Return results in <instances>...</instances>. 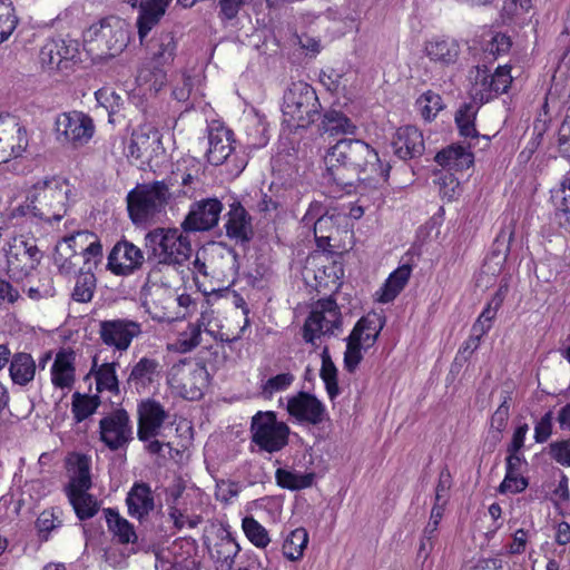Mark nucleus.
I'll list each match as a JSON object with an SVG mask.
<instances>
[{
  "mask_svg": "<svg viewBox=\"0 0 570 570\" xmlns=\"http://www.w3.org/2000/svg\"><path fill=\"white\" fill-rule=\"evenodd\" d=\"M392 146L394 154L402 160L419 158L425 150L423 134L414 126L400 127Z\"/></svg>",
  "mask_w": 570,
  "mask_h": 570,
  "instance_id": "obj_22",
  "label": "nucleus"
},
{
  "mask_svg": "<svg viewBox=\"0 0 570 570\" xmlns=\"http://www.w3.org/2000/svg\"><path fill=\"white\" fill-rule=\"evenodd\" d=\"M170 198L169 185L164 180L139 184L126 197L129 218L135 225L154 222Z\"/></svg>",
  "mask_w": 570,
  "mask_h": 570,
  "instance_id": "obj_4",
  "label": "nucleus"
},
{
  "mask_svg": "<svg viewBox=\"0 0 570 570\" xmlns=\"http://www.w3.org/2000/svg\"><path fill=\"white\" fill-rule=\"evenodd\" d=\"M100 440L110 451L125 449L134 440L129 414L118 409L99 421Z\"/></svg>",
  "mask_w": 570,
  "mask_h": 570,
  "instance_id": "obj_11",
  "label": "nucleus"
},
{
  "mask_svg": "<svg viewBox=\"0 0 570 570\" xmlns=\"http://www.w3.org/2000/svg\"><path fill=\"white\" fill-rule=\"evenodd\" d=\"M318 130L323 134L346 135L355 134L356 126L342 111L331 109L324 112L318 126Z\"/></svg>",
  "mask_w": 570,
  "mask_h": 570,
  "instance_id": "obj_32",
  "label": "nucleus"
},
{
  "mask_svg": "<svg viewBox=\"0 0 570 570\" xmlns=\"http://www.w3.org/2000/svg\"><path fill=\"white\" fill-rule=\"evenodd\" d=\"M75 352L62 350L57 353L51 366V381L55 386L70 389L75 383Z\"/></svg>",
  "mask_w": 570,
  "mask_h": 570,
  "instance_id": "obj_28",
  "label": "nucleus"
},
{
  "mask_svg": "<svg viewBox=\"0 0 570 570\" xmlns=\"http://www.w3.org/2000/svg\"><path fill=\"white\" fill-rule=\"evenodd\" d=\"M94 238V234L89 232H78L73 235L65 237L56 246L53 254V262L58 266L59 271L63 274L71 273L77 266L79 256L76 255V249L70 248V244H76L81 240H88Z\"/></svg>",
  "mask_w": 570,
  "mask_h": 570,
  "instance_id": "obj_25",
  "label": "nucleus"
},
{
  "mask_svg": "<svg viewBox=\"0 0 570 570\" xmlns=\"http://www.w3.org/2000/svg\"><path fill=\"white\" fill-rule=\"evenodd\" d=\"M342 327V314L335 299L332 297L318 299L303 325V338L306 343L315 345L321 336L335 335Z\"/></svg>",
  "mask_w": 570,
  "mask_h": 570,
  "instance_id": "obj_7",
  "label": "nucleus"
},
{
  "mask_svg": "<svg viewBox=\"0 0 570 570\" xmlns=\"http://www.w3.org/2000/svg\"><path fill=\"white\" fill-rule=\"evenodd\" d=\"M553 502L556 508L561 509L570 501L569 480L562 473L557 488L553 490Z\"/></svg>",
  "mask_w": 570,
  "mask_h": 570,
  "instance_id": "obj_63",
  "label": "nucleus"
},
{
  "mask_svg": "<svg viewBox=\"0 0 570 570\" xmlns=\"http://www.w3.org/2000/svg\"><path fill=\"white\" fill-rule=\"evenodd\" d=\"M334 218V215L324 213L314 222V235L320 246L330 243L332 229L335 227Z\"/></svg>",
  "mask_w": 570,
  "mask_h": 570,
  "instance_id": "obj_53",
  "label": "nucleus"
},
{
  "mask_svg": "<svg viewBox=\"0 0 570 570\" xmlns=\"http://www.w3.org/2000/svg\"><path fill=\"white\" fill-rule=\"evenodd\" d=\"M532 9L531 0H504L500 13L503 24H521L520 17Z\"/></svg>",
  "mask_w": 570,
  "mask_h": 570,
  "instance_id": "obj_46",
  "label": "nucleus"
},
{
  "mask_svg": "<svg viewBox=\"0 0 570 570\" xmlns=\"http://www.w3.org/2000/svg\"><path fill=\"white\" fill-rule=\"evenodd\" d=\"M416 105L420 108L422 117L430 121L439 111L443 109V101L439 94L428 91L423 94L417 100Z\"/></svg>",
  "mask_w": 570,
  "mask_h": 570,
  "instance_id": "obj_52",
  "label": "nucleus"
},
{
  "mask_svg": "<svg viewBox=\"0 0 570 570\" xmlns=\"http://www.w3.org/2000/svg\"><path fill=\"white\" fill-rule=\"evenodd\" d=\"M164 66L146 62L139 70L136 77V82L139 87H145L146 90L153 94L159 92L167 83V73L163 69Z\"/></svg>",
  "mask_w": 570,
  "mask_h": 570,
  "instance_id": "obj_31",
  "label": "nucleus"
},
{
  "mask_svg": "<svg viewBox=\"0 0 570 570\" xmlns=\"http://www.w3.org/2000/svg\"><path fill=\"white\" fill-rule=\"evenodd\" d=\"M242 528L247 539L256 548L264 549L269 544L268 531L253 517H245L242 521Z\"/></svg>",
  "mask_w": 570,
  "mask_h": 570,
  "instance_id": "obj_51",
  "label": "nucleus"
},
{
  "mask_svg": "<svg viewBox=\"0 0 570 570\" xmlns=\"http://www.w3.org/2000/svg\"><path fill=\"white\" fill-rule=\"evenodd\" d=\"M425 52L433 61L453 63L460 53V45L455 38H432L425 43Z\"/></svg>",
  "mask_w": 570,
  "mask_h": 570,
  "instance_id": "obj_30",
  "label": "nucleus"
},
{
  "mask_svg": "<svg viewBox=\"0 0 570 570\" xmlns=\"http://www.w3.org/2000/svg\"><path fill=\"white\" fill-rule=\"evenodd\" d=\"M510 400H511L510 394L505 393V395L503 396L499 407L495 410V412L493 413V415L491 417L490 433L492 435V439H493L494 443H498V442L501 441L502 432L507 428L508 420H509V416H510V413H509V410H510L509 402H510Z\"/></svg>",
  "mask_w": 570,
  "mask_h": 570,
  "instance_id": "obj_50",
  "label": "nucleus"
},
{
  "mask_svg": "<svg viewBox=\"0 0 570 570\" xmlns=\"http://www.w3.org/2000/svg\"><path fill=\"white\" fill-rule=\"evenodd\" d=\"M202 325L189 324L177 340V347L180 352L187 353L200 344Z\"/></svg>",
  "mask_w": 570,
  "mask_h": 570,
  "instance_id": "obj_54",
  "label": "nucleus"
},
{
  "mask_svg": "<svg viewBox=\"0 0 570 570\" xmlns=\"http://www.w3.org/2000/svg\"><path fill=\"white\" fill-rule=\"evenodd\" d=\"M100 405L98 395L81 394L75 392L72 394L71 412L76 422H82L92 415Z\"/></svg>",
  "mask_w": 570,
  "mask_h": 570,
  "instance_id": "obj_43",
  "label": "nucleus"
},
{
  "mask_svg": "<svg viewBox=\"0 0 570 570\" xmlns=\"http://www.w3.org/2000/svg\"><path fill=\"white\" fill-rule=\"evenodd\" d=\"M160 364L155 358L141 357L131 368L126 382L125 392H145L159 376Z\"/></svg>",
  "mask_w": 570,
  "mask_h": 570,
  "instance_id": "obj_23",
  "label": "nucleus"
},
{
  "mask_svg": "<svg viewBox=\"0 0 570 570\" xmlns=\"http://www.w3.org/2000/svg\"><path fill=\"white\" fill-rule=\"evenodd\" d=\"M70 193L67 180L61 177L39 179L26 190V200L18 210L47 224L60 222L68 212Z\"/></svg>",
  "mask_w": 570,
  "mask_h": 570,
  "instance_id": "obj_2",
  "label": "nucleus"
},
{
  "mask_svg": "<svg viewBox=\"0 0 570 570\" xmlns=\"http://www.w3.org/2000/svg\"><path fill=\"white\" fill-rule=\"evenodd\" d=\"M9 371L13 383L26 385L35 377L36 364L30 354L18 353L13 355Z\"/></svg>",
  "mask_w": 570,
  "mask_h": 570,
  "instance_id": "obj_36",
  "label": "nucleus"
},
{
  "mask_svg": "<svg viewBox=\"0 0 570 570\" xmlns=\"http://www.w3.org/2000/svg\"><path fill=\"white\" fill-rule=\"evenodd\" d=\"M78 519L87 520L99 511L98 500L90 493L77 492L67 494Z\"/></svg>",
  "mask_w": 570,
  "mask_h": 570,
  "instance_id": "obj_42",
  "label": "nucleus"
},
{
  "mask_svg": "<svg viewBox=\"0 0 570 570\" xmlns=\"http://www.w3.org/2000/svg\"><path fill=\"white\" fill-rule=\"evenodd\" d=\"M308 543V533L304 528L292 530L284 540L283 554L291 561L299 560Z\"/></svg>",
  "mask_w": 570,
  "mask_h": 570,
  "instance_id": "obj_40",
  "label": "nucleus"
},
{
  "mask_svg": "<svg viewBox=\"0 0 570 570\" xmlns=\"http://www.w3.org/2000/svg\"><path fill=\"white\" fill-rule=\"evenodd\" d=\"M0 145L9 157L20 156L28 146L27 131L11 114H0Z\"/></svg>",
  "mask_w": 570,
  "mask_h": 570,
  "instance_id": "obj_17",
  "label": "nucleus"
},
{
  "mask_svg": "<svg viewBox=\"0 0 570 570\" xmlns=\"http://www.w3.org/2000/svg\"><path fill=\"white\" fill-rule=\"evenodd\" d=\"M42 258L35 239L14 238L7 252V275L13 282H22L31 275Z\"/></svg>",
  "mask_w": 570,
  "mask_h": 570,
  "instance_id": "obj_9",
  "label": "nucleus"
},
{
  "mask_svg": "<svg viewBox=\"0 0 570 570\" xmlns=\"http://www.w3.org/2000/svg\"><path fill=\"white\" fill-rule=\"evenodd\" d=\"M55 131L58 141L79 147L91 139L95 125L91 117L81 111L62 112L56 118Z\"/></svg>",
  "mask_w": 570,
  "mask_h": 570,
  "instance_id": "obj_10",
  "label": "nucleus"
},
{
  "mask_svg": "<svg viewBox=\"0 0 570 570\" xmlns=\"http://www.w3.org/2000/svg\"><path fill=\"white\" fill-rule=\"evenodd\" d=\"M234 134L230 129L220 124L212 125L208 129V161L214 166L224 164L234 150Z\"/></svg>",
  "mask_w": 570,
  "mask_h": 570,
  "instance_id": "obj_21",
  "label": "nucleus"
},
{
  "mask_svg": "<svg viewBox=\"0 0 570 570\" xmlns=\"http://www.w3.org/2000/svg\"><path fill=\"white\" fill-rule=\"evenodd\" d=\"M434 160L442 167L454 170H464L473 165L474 157L471 151L461 145H450L440 150Z\"/></svg>",
  "mask_w": 570,
  "mask_h": 570,
  "instance_id": "obj_29",
  "label": "nucleus"
},
{
  "mask_svg": "<svg viewBox=\"0 0 570 570\" xmlns=\"http://www.w3.org/2000/svg\"><path fill=\"white\" fill-rule=\"evenodd\" d=\"M126 504L129 517L138 520L140 524L148 521L156 508L150 485L142 481L135 482L127 493Z\"/></svg>",
  "mask_w": 570,
  "mask_h": 570,
  "instance_id": "obj_20",
  "label": "nucleus"
},
{
  "mask_svg": "<svg viewBox=\"0 0 570 570\" xmlns=\"http://www.w3.org/2000/svg\"><path fill=\"white\" fill-rule=\"evenodd\" d=\"M275 479L281 488L297 491L312 487L315 474L313 472L298 473L279 468L275 472Z\"/></svg>",
  "mask_w": 570,
  "mask_h": 570,
  "instance_id": "obj_38",
  "label": "nucleus"
},
{
  "mask_svg": "<svg viewBox=\"0 0 570 570\" xmlns=\"http://www.w3.org/2000/svg\"><path fill=\"white\" fill-rule=\"evenodd\" d=\"M145 47L147 61L165 66L174 60L177 49L175 38H139Z\"/></svg>",
  "mask_w": 570,
  "mask_h": 570,
  "instance_id": "obj_27",
  "label": "nucleus"
},
{
  "mask_svg": "<svg viewBox=\"0 0 570 570\" xmlns=\"http://www.w3.org/2000/svg\"><path fill=\"white\" fill-rule=\"evenodd\" d=\"M104 512L109 530L118 538L120 543L136 541L137 534L134 530V525L128 520L120 517L116 510L110 508L105 509Z\"/></svg>",
  "mask_w": 570,
  "mask_h": 570,
  "instance_id": "obj_37",
  "label": "nucleus"
},
{
  "mask_svg": "<svg viewBox=\"0 0 570 570\" xmlns=\"http://www.w3.org/2000/svg\"><path fill=\"white\" fill-rule=\"evenodd\" d=\"M326 178L343 189L354 187L364 198L381 200L382 185L386 183L391 166L383 164L377 151L361 139H340L324 156Z\"/></svg>",
  "mask_w": 570,
  "mask_h": 570,
  "instance_id": "obj_1",
  "label": "nucleus"
},
{
  "mask_svg": "<svg viewBox=\"0 0 570 570\" xmlns=\"http://www.w3.org/2000/svg\"><path fill=\"white\" fill-rule=\"evenodd\" d=\"M86 244L87 246H80V255L83 257L85 265L96 267L102 259V246L95 234L94 238H89Z\"/></svg>",
  "mask_w": 570,
  "mask_h": 570,
  "instance_id": "obj_57",
  "label": "nucleus"
},
{
  "mask_svg": "<svg viewBox=\"0 0 570 570\" xmlns=\"http://www.w3.org/2000/svg\"><path fill=\"white\" fill-rule=\"evenodd\" d=\"M96 287V277L89 266L87 271H80L77 277L76 286L72 292V298L76 302L87 303L91 301L94 296V289Z\"/></svg>",
  "mask_w": 570,
  "mask_h": 570,
  "instance_id": "obj_49",
  "label": "nucleus"
},
{
  "mask_svg": "<svg viewBox=\"0 0 570 570\" xmlns=\"http://www.w3.org/2000/svg\"><path fill=\"white\" fill-rule=\"evenodd\" d=\"M189 233L178 228H156L145 237L148 259L157 264L183 265L191 256Z\"/></svg>",
  "mask_w": 570,
  "mask_h": 570,
  "instance_id": "obj_3",
  "label": "nucleus"
},
{
  "mask_svg": "<svg viewBox=\"0 0 570 570\" xmlns=\"http://www.w3.org/2000/svg\"><path fill=\"white\" fill-rule=\"evenodd\" d=\"M140 334V323L131 320H106L99 323V336L102 343L120 352L127 351L132 340Z\"/></svg>",
  "mask_w": 570,
  "mask_h": 570,
  "instance_id": "obj_13",
  "label": "nucleus"
},
{
  "mask_svg": "<svg viewBox=\"0 0 570 570\" xmlns=\"http://www.w3.org/2000/svg\"><path fill=\"white\" fill-rule=\"evenodd\" d=\"M553 428V412L548 411L534 425V441L537 443H544L552 434Z\"/></svg>",
  "mask_w": 570,
  "mask_h": 570,
  "instance_id": "obj_60",
  "label": "nucleus"
},
{
  "mask_svg": "<svg viewBox=\"0 0 570 570\" xmlns=\"http://www.w3.org/2000/svg\"><path fill=\"white\" fill-rule=\"evenodd\" d=\"M161 149L159 131L153 126H140L134 130L127 146V157L149 163Z\"/></svg>",
  "mask_w": 570,
  "mask_h": 570,
  "instance_id": "obj_15",
  "label": "nucleus"
},
{
  "mask_svg": "<svg viewBox=\"0 0 570 570\" xmlns=\"http://www.w3.org/2000/svg\"><path fill=\"white\" fill-rule=\"evenodd\" d=\"M145 261L144 253L132 243L122 239L115 244L108 255V268L116 275H130L140 268Z\"/></svg>",
  "mask_w": 570,
  "mask_h": 570,
  "instance_id": "obj_16",
  "label": "nucleus"
},
{
  "mask_svg": "<svg viewBox=\"0 0 570 570\" xmlns=\"http://www.w3.org/2000/svg\"><path fill=\"white\" fill-rule=\"evenodd\" d=\"M371 346H365V343L350 333L346 338V351L344 353V367L347 372L353 373L361 361L363 360L362 350L366 351Z\"/></svg>",
  "mask_w": 570,
  "mask_h": 570,
  "instance_id": "obj_48",
  "label": "nucleus"
},
{
  "mask_svg": "<svg viewBox=\"0 0 570 570\" xmlns=\"http://www.w3.org/2000/svg\"><path fill=\"white\" fill-rule=\"evenodd\" d=\"M19 299H22V296L18 288H16L10 282L0 277V306L13 305Z\"/></svg>",
  "mask_w": 570,
  "mask_h": 570,
  "instance_id": "obj_62",
  "label": "nucleus"
},
{
  "mask_svg": "<svg viewBox=\"0 0 570 570\" xmlns=\"http://www.w3.org/2000/svg\"><path fill=\"white\" fill-rule=\"evenodd\" d=\"M27 293L31 299L36 301L52 297L56 294L52 278L47 275L39 281L37 286L29 287Z\"/></svg>",
  "mask_w": 570,
  "mask_h": 570,
  "instance_id": "obj_61",
  "label": "nucleus"
},
{
  "mask_svg": "<svg viewBox=\"0 0 570 570\" xmlns=\"http://www.w3.org/2000/svg\"><path fill=\"white\" fill-rule=\"evenodd\" d=\"M226 217L225 229L227 237L235 240L236 244H249L254 237V228L252 217L245 207L238 200H234L229 205Z\"/></svg>",
  "mask_w": 570,
  "mask_h": 570,
  "instance_id": "obj_19",
  "label": "nucleus"
},
{
  "mask_svg": "<svg viewBox=\"0 0 570 570\" xmlns=\"http://www.w3.org/2000/svg\"><path fill=\"white\" fill-rule=\"evenodd\" d=\"M252 441L268 453L281 451L288 443L289 428L274 412H258L252 419Z\"/></svg>",
  "mask_w": 570,
  "mask_h": 570,
  "instance_id": "obj_8",
  "label": "nucleus"
},
{
  "mask_svg": "<svg viewBox=\"0 0 570 570\" xmlns=\"http://www.w3.org/2000/svg\"><path fill=\"white\" fill-rule=\"evenodd\" d=\"M78 40L69 38H51L41 48L39 61L41 68L56 81H61L73 72L76 58L78 56Z\"/></svg>",
  "mask_w": 570,
  "mask_h": 570,
  "instance_id": "obj_6",
  "label": "nucleus"
},
{
  "mask_svg": "<svg viewBox=\"0 0 570 570\" xmlns=\"http://www.w3.org/2000/svg\"><path fill=\"white\" fill-rule=\"evenodd\" d=\"M529 485L528 479L520 474H505L503 481L499 485V492L505 493H521Z\"/></svg>",
  "mask_w": 570,
  "mask_h": 570,
  "instance_id": "obj_58",
  "label": "nucleus"
},
{
  "mask_svg": "<svg viewBox=\"0 0 570 570\" xmlns=\"http://www.w3.org/2000/svg\"><path fill=\"white\" fill-rule=\"evenodd\" d=\"M239 551V544L229 533L220 538V540L215 544V552L213 553V558L216 562V569L232 570L235 563V558Z\"/></svg>",
  "mask_w": 570,
  "mask_h": 570,
  "instance_id": "obj_35",
  "label": "nucleus"
},
{
  "mask_svg": "<svg viewBox=\"0 0 570 570\" xmlns=\"http://www.w3.org/2000/svg\"><path fill=\"white\" fill-rule=\"evenodd\" d=\"M138 429L139 441L147 442L160 434V429L168 417L164 406L154 399H147L138 404Z\"/></svg>",
  "mask_w": 570,
  "mask_h": 570,
  "instance_id": "obj_14",
  "label": "nucleus"
},
{
  "mask_svg": "<svg viewBox=\"0 0 570 570\" xmlns=\"http://www.w3.org/2000/svg\"><path fill=\"white\" fill-rule=\"evenodd\" d=\"M558 146L561 155L570 159V116L566 117L560 127Z\"/></svg>",
  "mask_w": 570,
  "mask_h": 570,
  "instance_id": "obj_64",
  "label": "nucleus"
},
{
  "mask_svg": "<svg viewBox=\"0 0 570 570\" xmlns=\"http://www.w3.org/2000/svg\"><path fill=\"white\" fill-rule=\"evenodd\" d=\"M294 375L291 373L277 374L269 377L262 386V393L266 397H271L274 393L285 391L293 382Z\"/></svg>",
  "mask_w": 570,
  "mask_h": 570,
  "instance_id": "obj_56",
  "label": "nucleus"
},
{
  "mask_svg": "<svg viewBox=\"0 0 570 570\" xmlns=\"http://www.w3.org/2000/svg\"><path fill=\"white\" fill-rule=\"evenodd\" d=\"M383 326L384 320L380 315L376 313L367 314L356 322L351 333L360 337L365 343V346H373Z\"/></svg>",
  "mask_w": 570,
  "mask_h": 570,
  "instance_id": "obj_33",
  "label": "nucleus"
},
{
  "mask_svg": "<svg viewBox=\"0 0 570 570\" xmlns=\"http://www.w3.org/2000/svg\"><path fill=\"white\" fill-rule=\"evenodd\" d=\"M491 81L495 96L507 92L512 82L510 67L499 66L495 71L491 73Z\"/></svg>",
  "mask_w": 570,
  "mask_h": 570,
  "instance_id": "obj_59",
  "label": "nucleus"
},
{
  "mask_svg": "<svg viewBox=\"0 0 570 570\" xmlns=\"http://www.w3.org/2000/svg\"><path fill=\"white\" fill-rule=\"evenodd\" d=\"M287 411L299 422L313 425L322 423L326 415L323 403L313 394L299 392L287 402Z\"/></svg>",
  "mask_w": 570,
  "mask_h": 570,
  "instance_id": "obj_18",
  "label": "nucleus"
},
{
  "mask_svg": "<svg viewBox=\"0 0 570 570\" xmlns=\"http://www.w3.org/2000/svg\"><path fill=\"white\" fill-rule=\"evenodd\" d=\"M224 209L222 202L216 197H208L194 202L189 212L180 224L185 233L208 232L218 225Z\"/></svg>",
  "mask_w": 570,
  "mask_h": 570,
  "instance_id": "obj_12",
  "label": "nucleus"
},
{
  "mask_svg": "<svg viewBox=\"0 0 570 570\" xmlns=\"http://www.w3.org/2000/svg\"><path fill=\"white\" fill-rule=\"evenodd\" d=\"M321 104L315 89L306 82H293L283 97L284 122L289 128H307L320 118Z\"/></svg>",
  "mask_w": 570,
  "mask_h": 570,
  "instance_id": "obj_5",
  "label": "nucleus"
},
{
  "mask_svg": "<svg viewBox=\"0 0 570 570\" xmlns=\"http://www.w3.org/2000/svg\"><path fill=\"white\" fill-rule=\"evenodd\" d=\"M89 31L95 36H122L131 32V26L120 17L109 16L101 19L97 24H92Z\"/></svg>",
  "mask_w": 570,
  "mask_h": 570,
  "instance_id": "obj_45",
  "label": "nucleus"
},
{
  "mask_svg": "<svg viewBox=\"0 0 570 570\" xmlns=\"http://www.w3.org/2000/svg\"><path fill=\"white\" fill-rule=\"evenodd\" d=\"M116 366L117 363L115 362L104 363L96 371L95 379L97 390L99 392L106 390L115 394L119 393V381L116 374Z\"/></svg>",
  "mask_w": 570,
  "mask_h": 570,
  "instance_id": "obj_47",
  "label": "nucleus"
},
{
  "mask_svg": "<svg viewBox=\"0 0 570 570\" xmlns=\"http://www.w3.org/2000/svg\"><path fill=\"white\" fill-rule=\"evenodd\" d=\"M548 454L558 464L570 466V436L551 442L548 445Z\"/></svg>",
  "mask_w": 570,
  "mask_h": 570,
  "instance_id": "obj_55",
  "label": "nucleus"
},
{
  "mask_svg": "<svg viewBox=\"0 0 570 570\" xmlns=\"http://www.w3.org/2000/svg\"><path fill=\"white\" fill-rule=\"evenodd\" d=\"M72 464L70 481L66 488L67 494L77 492H87L92 487L91 481V459L86 454L77 453L73 461L69 460Z\"/></svg>",
  "mask_w": 570,
  "mask_h": 570,
  "instance_id": "obj_26",
  "label": "nucleus"
},
{
  "mask_svg": "<svg viewBox=\"0 0 570 570\" xmlns=\"http://www.w3.org/2000/svg\"><path fill=\"white\" fill-rule=\"evenodd\" d=\"M472 92L474 100H479L481 104L497 97L491 81V73L485 65L475 67Z\"/></svg>",
  "mask_w": 570,
  "mask_h": 570,
  "instance_id": "obj_41",
  "label": "nucleus"
},
{
  "mask_svg": "<svg viewBox=\"0 0 570 570\" xmlns=\"http://www.w3.org/2000/svg\"><path fill=\"white\" fill-rule=\"evenodd\" d=\"M476 108L472 104H464L455 114V124L459 128L460 135L465 138H472L484 141L483 147L489 146L490 137L480 136L475 129Z\"/></svg>",
  "mask_w": 570,
  "mask_h": 570,
  "instance_id": "obj_34",
  "label": "nucleus"
},
{
  "mask_svg": "<svg viewBox=\"0 0 570 570\" xmlns=\"http://www.w3.org/2000/svg\"><path fill=\"white\" fill-rule=\"evenodd\" d=\"M132 8L139 9L136 21L138 36H147L159 23L171 0H126Z\"/></svg>",
  "mask_w": 570,
  "mask_h": 570,
  "instance_id": "obj_24",
  "label": "nucleus"
},
{
  "mask_svg": "<svg viewBox=\"0 0 570 570\" xmlns=\"http://www.w3.org/2000/svg\"><path fill=\"white\" fill-rule=\"evenodd\" d=\"M410 275V265H402L395 269L385 281L380 301L383 303L393 301L406 285Z\"/></svg>",
  "mask_w": 570,
  "mask_h": 570,
  "instance_id": "obj_39",
  "label": "nucleus"
},
{
  "mask_svg": "<svg viewBox=\"0 0 570 570\" xmlns=\"http://www.w3.org/2000/svg\"><path fill=\"white\" fill-rule=\"evenodd\" d=\"M322 358V367H321V377L325 383V387L327 394L331 400H334L340 394L338 383H337V368L333 363L328 347L325 346L321 353Z\"/></svg>",
  "mask_w": 570,
  "mask_h": 570,
  "instance_id": "obj_44",
  "label": "nucleus"
}]
</instances>
